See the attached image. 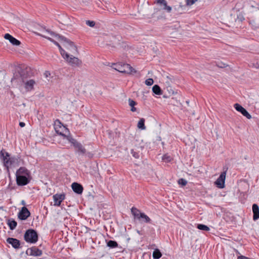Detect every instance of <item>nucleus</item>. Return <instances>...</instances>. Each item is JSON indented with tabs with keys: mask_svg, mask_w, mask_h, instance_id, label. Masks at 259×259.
I'll return each instance as SVG.
<instances>
[{
	"mask_svg": "<svg viewBox=\"0 0 259 259\" xmlns=\"http://www.w3.org/2000/svg\"><path fill=\"white\" fill-rule=\"evenodd\" d=\"M15 80L17 82H22L27 92L32 90L33 86L35 84V81L34 80L27 79V71L21 68L18 69L17 72L14 73L12 81Z\"/></svg>",
	"mask_w": 259,
	"mask_h": 259,
	"instance_id": "f257e3e1",
	"label": "nucleus"
},
{
	"mask_svg": "<svg viewBox=\"0 0 259 259\" xmlns=\"http://www.w3.org/2000/svg\"><path fill=\"white\" fill-rule=\"evenodd\" d=\"M16 182L19 186H24L29 182V172L24 167H21L16 171Z\"/></svg>",
	"mask_w": 259,
	"mask_h": 259,
	"instance_id": "f03ea898",
	"label": "nucleus"
},
{
	"mask_svg": "<svg viewBox=\"0 0 259 259\" xmlns=\"http://www.w3.org/2000/svg\"><path fill=\"white\" fill-rule=\"evenodd\" d=\"M54 128L58 134L63 136L64 139H66L68 141L70 138H72L69 130L63 125L58 119L56 120L54 122Z\"/></svg>",
	"mask_w": 259,
	"mask_h": 259,
	"instance_id": "7ed1b4c3",
	"label": "nucleus"
},
{
	"mask_svg": "<svg viewBox=\"0 0 259 259\" xmlns=\"http://www.w3.org/2000/svg\"><path fill=\"white\" fill-rule=\"evenodd\" d=\"M24 238L27 242L35 243L38 240V235L35 230L29 229L25 233Z\"/></svg>",
	"mask_w": 259,
	"mask_h": 259,
	"instance_id": "20e7f679",
	"label": "nucleus"
},
{
	"mask_svg": "<svg viewBox=\"0 0 259 259\" xmlns=\"http://www.w3.org/2000/svg\"><path fill=\"white\" fill-rule=\"evenodd\" d=\"M58 40L60 41L64 47L69 50L72 53L77 52V48L73 42L65 38L63 36H58Z\"/></svg>",
	"mask_w": 259,
	"mask_h": 259,
	"instance_id": "39448f33",
	"label": "nucleus"
},
{
	"mask_svg": "<svg viewBox=\"0 0 259 259\" xmlns=\"http://www.w3.org/2000/svg\"><path fill=\"white\" fill-rule=\"evenodd\" d=\"M115 69L121 73H132L133 72H136L135 70L128 64H116Z\"/></svg>",
	"mask_w": 259,
	"mask_h": 259,
	"instance_id": "423d86ee",
	"label": "nucleus"
},
{
	"mask_svg": "<svg viewBox=\"0 0 259 259\" xmlns=\"http://www.w3.org/2000/svg\"><path fill=\"white\" fill-rule=\"evenodd\" d=\"M66 61L72 66H80L82 62L78 58L71 55L69 56L68 54H66Z\"/></svg>",
	"mask_w": 259,
	"mask_h": 259,
	"instance_id": "0eeeda50",
	"label": "nucleus"
},
{
	"mask_svg": "<svg viewBox=\"0 0 259 259\" xmlns=\"http://www.w3.org/2000/svg\"><path fill=\"white\" fill-rule=\"evenodd\" d=\"M69 142L72 143L76 151L78 152H80L81 154H84L86 153V150L83 147V146L79 143L77 142L73 138H70Z\"/></svg>",
	"mask_w": 259,
	"mask_h": 259,
	"instance_id": "6e6552de",
	"label": "nucleus"
},
{
	"mask_svg": "<svg viewBox=\"0 0 259 259\" xmlns=\"http://www.w3.org/2000/svg\"><path fill=\"white\" fill-rule=\"evenodd\" d=\"M10 158V154L5 150L2 149L0 152V158L2 159L4 165L5 167L8 168L10 167V162L9 159Z\"/></svg>",
	"mask_w": 259,
	"mask_h": 259,
	"instance_id": "1a4fd4ad",
	"label": "nucleus"
},
{
	"mask_svg": "<svg viewBox=\"0 0 259 259\" xmlns=\"http://www.w3.org/2000/svg\"><path fill=\"white\" fill-rule=\"evenodd\" d=\"M54 201V206H59L61 202L65 199V195L64 193L56 194L53 196Z\"/></svg>",
	"mask_w": 259,
	"mask_h": 259,
	"instance_id": "9d476101",
	"label": "nucleus"
},
{
	"mask_svg": "<svg viewBox=\"0 0 259 259\" xmlns=\"http://www.w3.org/2000/svg\"><path fill=\"white\" fill-rule=\"evenodd\" d=\"M30 215V212L25 206L22 207L21 210L18 214V218L21 220H26Z\"/></svg>",
	"mask_w": 259,
	"mask_h": 259,
	"instance_id": "9b49d317",
	"label": "nucleus"
},
{
	"mask_svg": "<svg viewBox=\"0 0 259 259\" xmlns=\"http://www.w3.org/2000/svg\"><path fill=\"white\" fill-rule=\"evenodd\" d=\"M226 172H222L219 177L215 182V185L219 188H223L225 187V181L226 179Z\"/></svg>",
	"mask_w": 259,
	"mask_h": 259,
	"instance_id": "f8f14e48",
	"label": "nucleus"
},
{
	"mask_svg": "<svg viewBox=\"0 0 259 259\" xmlns=\"http://www.w3.org/2000/svg\"><path fill=\"white\" fill-rule=\"evenodd\" d=\"M26 253L29 255L37 256H40L42 254V251L39 249L37 247L34 246L30 248H28L26 250Z\"/></svg>",
	"mask_w": 259,
	"mask_h": 259,
	"instance_id": "ddd939ff",
	"label": "nucleus"
},
{
	"mask_svg": "<svg viewBox=\"0 0 259 259\" xmlns=\"http://www.w3.org/2000/svg\"><path fill=\"white\" fill-rule=\"evenodd\" d=\"M234 106L237 111L241 113L242 114L245 116L247 118L250 119L251 118V116L247 111V110L239 104L236 103L234 104Z\"/></svg>",
	"mask_w": 259,
	"mask_h": 259,
	"instance_id": "4468645a",
	"label": "nucleus"
},
{
	"mask_svg": "<svg viewBox=\"0 0 259 259\" xmlns=\"http://www.w3.org/2000/svg\"><path fill=\"white\" fill-rule=\"evenodd\" d=\"M7 242L11 244L12 247L16 249H18L21 247L20 241L16 238H8L7 239Z\"/></svg>",
	"mask_w": 259,
	"mask_h": 259,
	"instance_id": "2eb2a0df",
	"label": "nucleus"
},
{
	"mask_svg": "<svg viewBox=\"0 0 259 259\" xmlns=\"http://www.w3.org/2000/svg\"><path fill=\"white\" fill-rule=\"evenodd\" d=\"M37 35H40L42 37H45L42 34L46 35L48 36V37H50V36L55 37L56 39L58 40V36H60L59 35L56 34L54 32L51 31L48 29H46V28H43V29L41 30V33H37Z\"/></svg>",
	"mask_w": 259,
	"mask_h": 259,
	"instance_id": "dca6fc26",
	"label": "nucleus"
},
{
	"mask_svg": "<svg viewBox=\"0 0 259 259\" xmlns=\"http://www.w3.org/2000/svg\"><path fill=\"white\" fill-rule=\"evenodd\" d=\"M71 187H72L73 191L76 194H82L83 189V187L81 185H80L77 183L74 182L72 184Z\"/></svg>",
	"mask_w": 259,
	"mask_h": 259,
	"instance_id": "f3484780",
	"label": "nucleus"
},
{
	"mask_svg": "<svg viewBox=\"0 0 259 259\" xmlns=\"http://www.w3.org/2000/svg\"><path fill=\"white\" fill-rule=\"evenodd\" d=\"M4 38L9 40L10 42L14 46H19L21 44L19 40L16 39L9 33L5 34Z\"/></svg>",
	"mask_w": 259,
	"mask_h": 259,
	"instance_id": "a211bd4d",
	"label": "nucleus"
},
{
	"mask_svg": "<svg viewBox=\"0 0 259 259\" xmlns=\"http://www.w3.org/2000/svg\"><path fill=\"white\" fill-rule=\"evenodd\" d=\"M157 3L161 6H163V9L167 12H171V8L167 5V2L165 0H157Z\"/></svg>",
	"mask_w": 259,
	"mask_h": 259,
	"instance_id": "6ab92c4d",
	"label": "nucleus"
},
{
	"mask_svg": "<svg viewBox=\"0 0 259 259\" xmlns=\"http://www.w3.org/2000/svg\"><path fill=\"white\" fill-rule=\"evenodd\" d=\"M252 211L253 213V219L256 221L259 219V207L256 204L252 205Z\"/></svg>",
	"mask_w": 259,
	"mask_h": 259,
	"instance_id": "aec40b11",
	"label": "nucleus"
},
{
	"mask_svg": "<svg viewBox=\"0 0 259 259\" xmlns=\"http://www.w3.org/2000/svg\"><path fill=\"white\" fill-rule=\"evenodd\" d=\"M153 92L157 95H161L162 94V92L159 85L155 84L152 88Z\"/></svg>",
	"mask_w": 259,
	"mask_h": 259,
	"instance_id": "412c9836",
	"label": "nucleus"
},
{
	"mask_svg": "<svg viewBox=\"0 0 259 259\" xmlns=\"http://www.w3.org/2000/svg\"><path fill=\"white\" fill-rule=\"evenodd\" d=\"M17 225V223L14 220H9L8 221V225L9 226L10 230H14Z\"/></svg>",
	"mask_w": 259,
	"mask_h": 259,
	"instance_id": "4be33fe9",
	"label": "nucleus"
},
{
	"mask_svg": "<svg viewBox=\"0 0 259 259\" xmlns=\"http://www.w3.org/2000/svg\"><path fill=\"white\" fill-rule=\"evenodd\" d=\"M131 212L133 215H134V217L138 220L139 219L140 214L143 213L140 212L139 210L135 207H133L131 209Z\"/></svg>",
	"mask_w": 259,
	"mask_h": 259,
	"instance_id": "5701e85b",
	"label": "nucleus"
},
{
	"mask_svg": "<svg viewBox=\"0 0 259 259\" xmlns=\"http://www.w3.org/2000/svg\"><path fill=\"white\" fill-rule=\"evenodd\" d=\"M141 219L143 220V221L145 223H150V222H151V219H150V218L143 212L142 213H141V214H140L139 220H141Z\"/></svg>",
	"mask_w": 259,
	"mask_h": 259,
	"instance_id": "b1692460",
	"label": "nucleus"
},
{
	"mask_svg": "<svg viewBox=\"0 0 259 259\" xmlns=\"http://www.w3.org/2000/svg\"><path fill=\"white\" fill-rule=\"evenodd\" d=\"M163 79L165 81L166 85L168 87L170 85L174 80L173 77L171 76H166V77H163Z\"/></svg>",
	"mask_w": 259,
	"mask_h": 259,
	"instance_id": "393cba45",
	"label": "nucleus"
},
{
	"mask_svg": "<svg viewBox=\"0 0 259 259\" xmlns=\"http://www.w3.org/2000/svg\"><path fill=\"white\" fill-rule=\"evenodd\" d=\"M152 255L154 259H159L161 257L162 254L158 249H156L154 250Z\"/></svg>",
	"mask_w": 259,
	"mask_h": 259,
	"instance_id": "a878e982",
	"label": "nucleus"
},
{
	"mask_svg": "<svg viewBox=\"0 0 259 259\" xmlns=\"http://www.w3.org/2000/svg\"><path fill=\"white\" fill-rule=\"evenodd\" d=\"M145 119L141 118L138 123V127L141 130H145L146 126H145Z\"/></svg>",
	"mask_w": 259,
	"mask_h": 259,
	"instance_id": "bb28decb",
	"label": "nucleus"
},
{
	"mask_svg": "<svg viewBox=\"0 0 259 259\" xmlns=\"http://www.w3.org/2000/svg\"><path fill=\"white\" fill-rule=\"evenodd\" d=\"M42 35H43L45 37V38L48 39V40H49L53 42L55 45L57 46L58 47L59 49L60 52L61 51V49H63L61 48V47L60 46V45L59 44V43L57 42L56 41L54 40L52 37H48V36H47L46 35H44V34H42Z\"/></svg>",
	"mask_w": 259,
	"mask_h": 259,
	"instance_id": "cd10ccee",
	"label": "nucleus"
},
{
	"mask_svg": "<svg viewBox=\"0 0 259 259\" xmlns=\"http://www.w3.org/2000/svg\"><path fill=\"white\" fill-rule=\"evenodd\" d=\"M42 35H43L45 37V38L48 39V40H49L53 42L55 45L57 46L58 47L59 49L60 52L61 51V49H63L61 48V47L60 46V45L59 44V43L57 42L56 41L54 40L52 37H48V36H47L46 35H44V34H42Z\"/></svg>",
	"mask_w": 259,
	"mask_h": 259,
	"instance_id": "c85d7f7f",
	"label": "nucleus"
},
{
	"mask_svg": "<svg viewBox=\"0 0 259 259\" xmlns=\"http://www.w3.org/2000/svg\"><path fill=\"white\" fill-rule=\"evenodd\" d=\"M128 103L129 105L132 107L131 111L132 112H135L136 111V108L134 107L136 105H137V103L134 100L129 99H128Z\"/></svg>",
	"mask_w": 259,
	"mask_h": 259,
	"instance_id": "c756f323",
	"label": "nucleus"
},
{
	"mask_svg": "<svg viewBox=\"0 0 259 259\" xmlns=\"http://www.w3.org/2000/svg\"><path fill=\"white\" fill-rule=\"evenodd\" d=\"M107 246L110 248H115L118 246V244L115 241L110 240L107 242Z\"/></svg>",
	"mask_w": 259,
	"mask_h": 259,
	"instance_id": "7c9ffc66",
	"label": "nucleus"
},
{
	"mask_svg": "<svg viewBox=\"0 0 259 259\" xmlns=\"http://www.w3.org/2000/svg\"><path fill=\"white\" fill-rule=\"evenodd\" d=\"M197 228L199 230L206 231H208L210 230V229L208 227H207V226H206L205 225H203V224H198L197 225Z\"/></svg>",
	"mask_w": 259,
	"mask_h": 259,
	"instance_id": "2f4dec72",
	"label": "nucleus"
},
{
	"mask_svg": "<svg viewBox=\"0 0 259 259\" xmlns=\"http://www.w3.org/2000/svg\"><path fill=\"white\" fill-rule=\"evenodd\" d=\"M249 66L252 68L259 69V60H256L253 62L250 63Z\"/></svg>",
	"mask_w": 259,
	"mask_h": 259,
	"instance_id": "473e14b6",
	"label": "nucleus"
},
{
	"mask_svg": "<svg viewBox=\"0 0 259 259\" xmlns=\"http://www.w3.org/2000/svg\"><path fill=\"white\" fill-rule=\"evenodd\" d=\"M162 160L166 162H170L171 160V158L170 156L167 154H165L162 157Z\"/></svg>",
	"mask_w": 259,
	"mask_h": 259,
	"instance_id": "72a5a7b5",
	"label": "nucleus"
},
{
	"mask_svg": "<svg viewBox=\"0 0 259 259\" xmlns=\"http://www.w3.org/2000/svg\"><path fill=\"white\" fill-rule=\"evenodd\" d=\"M178 183L179 184L183 186H184L186 185L187 182L186 180L184 179H180L178 181Z\"/></svg>",
	"mask_w": 259,
	"mask_h": 259,
	"instance_id": "f704fd0d",
	"label": "nucleus"
},
{
	"mask_svg": "<svg viewBox=\"0 0 259 259\" xmlns=\"http://www.w3.org/2000/svg\"><path fill=\"white\" fill-rule=\"evenodd\" d=\"M154 81L152 78H148L145 80V84L147 85H151L153 84Z\"/></svg>",
	"mask_w": 259,
	"mask_h": 259,
	"instance_id": "c9c22d12",
	"label": "nucleus"
},
{
	"mask_svg": "<svg viewBox=\"0 0 259 259\" xmlns=\"http://www.w3.org/2000/svg\"><path fill=\"white\" fill-rule=\"evenodd\" d=\"M86 24L90 27H94L95 25V22L93 21L87 20L86 21Z\"/></svg>",
	"mask_w": 259,
	"mask_h": 259,
	"instance_id": "e433bc0d",
	"label": "nucleus"
},
{
	"mask_svg": "<svg viewBox=\"0 0 259 259\" xmlns=\"http://www.w3.org/2000/svg\"><path fill=\"white\" fill-rule=\"evenodd\" d=\"M217 66L220 68H225L228 66V65L223 62H219Z\"/></svg>",
	"mask_w": 259,
	"mask_h": 259,
	"instance_id": "4c0bfd02",
	"label": "nucleus"
},
{
	"mask_svg": "<svg viewBox=\"0 0 259 259\" xmlns=\"http://www.w3.org/2000/svg\"><path fill=\"white\" fill-rule=\"evenodd\" d=\"M131 153L133 155V156L136 158H138L139 157V153L135 152L133 150H131Z\"/></svg>",
	"mask_w": 259,
	"mask_h": 259,
	"instance_id": "58836bf2",
	"label": "nucleus"
},
{
	"mask_svg": "<svg viewBox=\"0 0 259 259\" xmlns=\"http://www.w3.org/2000/svg\"><path fill=\"white\" fill-rule=\"evenodd\" d=\"M195 2L194 0H186V4L187 6H191L194 4Z\"/></svg>",
	"mask_w": 259,
	"mask_h": 259,
	"instance_id": "ea45409f",
	"label": "nucleus"
},
{
	"mask_svg": "<svg viewBox=\"0 0 259 259\" xmlns=\"http://www.w3.org/2000/svg\"><path fill=\"white\" fill-rule=\"evenodd\" d=\"M15 158L14 157H10L9 159V162L10 163V166H11L15 161Z\"/></svg>",
	"mask_w": 259,
	"mask_h": 259,
	"instance_id": "a19ab883",
	"label": "nucleus"
},
{
	"mask_svg": "<svg viewBox=\"0 0 259 259\" xmlns=\"http://www.w3.org/2000/svg\"><path fill=\"white\" fill-rule=\"evenodd\" d=\"M62 56L66 60V54H67L64 50L63 49H61V51L60 52Z\"/></svg>",
	"mask_w": 259,
	"mask_h": 259,
	"instance_id": "79ce46f5",
	"label": "nucleus"
},
{
	"mask_svg": "<svg viewBox=\"0 0 259 259\" xmlns=\"http://www.w3.org/2000/svg\"><path fill=\"white\" fill-rule=\"evenodd\" d=\"M86 156H88L89 158H91L93 157V154L91 152H88L86 153Z\"/></svg>",
	"mask_w": 259,
	"mask_h": 259,
	"instance_id": "37998d69",
	"label": "nucleus"
},
{
	"mask_svg": "<svg viewBox=\"0 0 259 259\" xmlns=\"http://www.w3.org/2000/svg\"><path fill=\"white\" fill-rule=\"evenodd\" d=\"M19 125H20L21 127H24V126L25 125V123H24V122H20L19 123Z\"/></svg>",
	"mask_w": 259,
	"mask_h": 259,
	"instance_id": "c03bdc74",
	"label": "nucleus"
},
{
	"mask_svg": "<svg viewBox=\"0 0 259 259\" xmlns=\"http://www.w3.org/2000/svg\"><path fill=\"white\" fill-rule=\"evenodd\" d=\"M45 74L46 77H48V74L50 75V73H49V72H46Z\"/></svg>",
	"mask_w": 259,
	"mask_h": 259,
	"instance_id": "a18cd8bd",
	"label": "nucleus"
},
{
	"mask_svg": "<svg viewBox=\"0 0 259 259\" xmlns=\"http://www.w3.org/2000/svg\"><path fill=\"white\" fill-rule=\"evenodd\" d=\"M137 233L140 235L141 234L139 230H137Z\"/></svg>",
	"mask_w": 259,
	"mask_h": 259,
	"instance_id": "49530a36",
	"label": "nucleus"
},
{
	"mask_svg": "<svg viewBox=\"0 0 259 259\" xmlns=\"http://www.w3.org/2000/svg\"><path fill=\"white\" fill-rule=\"evenodd\" d=\"M186 103H187V104H189V102H188V101H186Z\"/></svg>",
	"mask_w": 259,
	"mask_h": 259,
	"instance_id": "de8ad7c7",
	"label": "nucleus"
}]
</instances>
